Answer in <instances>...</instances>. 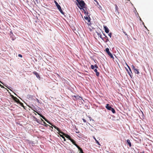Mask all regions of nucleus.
I'll return each instance as SVG.
<instances>
[{"label": "nucleus", "instance_id": "obj_1", "mask_svg": "<svg viewBox=\"0 0 153 153\" xmlns=\"http://www.w3.org/2000/svg\"><path fill=\"white\" fill-rule=\"evenodd\" d=\"M78 5L76 3V5L79 8L80 10H82L83 11H84V8H85V2L83 0H81L80 1H79L78 3Z\"/></svg>", "mask_w": 153, "mask_h": 153}, {"label": "nucleus", "instance_id": "obj_2", "mask_svg": "<svg viewBox=\"0 0 153 153\" xmlns=\"http://www.w3.org/2000/svg\"><path fill=\"white\" fill-rule=\"evenodd\" d=\"M54 3L57 8H58L59 11L61 13L62 15H64L65 17H66L63 11L62 10L61 7L60 5L55 1H54Z\"/></svg>", "mask_w": 153, "mask_h": 153}, {"label": "nucleus", "instance_id": "obj_3", "mask_svg": "<svg viewBox=\"0 0 153 153\" xmlns=\"http://www.w3.org/2000/svg\"><path fill=\"white\" fill-rule=\"evenodd\" d=\"M66 137L68 138L71 141V142L76 147V146H77V147H78L79 146L76 143V142L73 139H71V137L69 135H67V136Z\"/></svg>", "mask_w": 153, "mask_h": 153}, {"label": "nucleus", "instance_id": "obj_4", "mask_svg": "<svg viewBox=\"0 0 153 153\" xmlns=\"http://www.w3.org/2000/svg\"><path fill=\"white\" fill-rule=\"evenodd\" d=\"M105 51L110 56V57L111 58L114 59V56L112 54V53L110 52L109 51V49L107 48L105 49Z\"/></svg>", "mask_w": 153, "mask_h": 153}, {"label": "nucleus", "instance_id": "obj_5", "mask_svg": "<svg viewBox=\"0 0 153 153\" xmlns=\"http://www.w3.org/2000/svg\"><path fill=\"white\" fill-rule=\"evenodd\" d=\"M41 117L44 119L49 124L51 125V123L49 121H48L45 117L41 114L37 113Z\"/></svg>", "mask_w": 153, "mask_h": 153}, {"label": "nucleus", "instance_id": "obj_6", "mask_svg": "<svg viewBox=\"0 0 153 153\" xmlns=\"http://www.w3.org/2000/svg\"><path fill=\"white\" fill-rule=\"evenodd\" d=\"M104 30L105 32L107 33H108L109 32V30L107 27L106 26H103Z\"/></svg>", "mask_w": 153, "mask_h": 153}, {"label": "nucleus", "instance_id": "obj_7", "mask_svg": "<svg viewBox=\"0 0 153 153\" xmlns=\"http://www.w3.org/2000/svg\"><path fill=\"white\" fill-rule=\"evenodd\" d=\"M105 108L108 110H111V108H112L108 104H106V106H105Z\"/></svg>", "mask_w": 153, "mask_h": 153}, {"label": "nucleus", "instance_id": "obj_8", "mask_svg": "<svg viewBox=\"0 0 153 153\" xmlns=\"http://www.w3.org/2000/svg\"><path fill=\"white\" fill-rule=\"evenodd\" d=\"M33 73L35 75L36 77L38 78L39 79L40 78V77L39 76V75L37 73V72L36 71H34L33 72Z\"/></svg>", "mask_w": 153, "mask_h": 153}, {"label": "nucleus", "instance_id": "obj_9", "mask_svg": "<svg viewBox=\"0 0 153 153\" xmlns=\"http://www.w3.org/2000/svg\"><path fill=\"white\" fill-rule=\"evenodd\" d=\"M126 69V71L128 72V73L129 74V75L131 77V78H132V73L131 71H129L128 69L127 68Z\"/></svg>", "mask_w": 153, "mask_h": 153}, {"label": "nucleus", "instance_id": "obj_10", "mask_svg": "<svg viewBox=\"0 0 153 153\" xmlns=\"http://www.w3.org/2000/svg\"><path fill=\"white\" fill-rule=\"evenodd\" d=\"M73 97H74L76 99L78 100H82V97L79 96L78 95H74L73 96Z\"/></svg>", "mask_w": 153, "mask_h": 153}, {"label": "nucleus", "instance_id": "obj_11", "mask_svg": "<svg viewBox=\"0 0 153 153\" xmlns=\"http://www.w3.org/2000/svg\"><path fill=\"white\" fill-rule=\"evenodd\" d=\"M34 118L35 120V121H36L37 123H39V124H42V123H41V120H39L35 117H34Z\"/></svg>", "mask_w": 153, "mask_h": 153}, {"label": "nucleus", "instance_id": "obj_12", "mask_svg": "<svg viewBox=\"0 0 153 153\" xmlns=\"http://www.w3.org/2000/svg\"><path fill=\"white\" fill-rule=\"evenodd\" d=\"M84 18L85 19L87 20L88 21V22H90V17H88V16H84Z\"/></svg>", "mask_w": 153, "mask_h": 153}, {"label": "nucleus", "instance_id": "obj_13", "mask_svg": "<svg viewBox=\"0 0 153 153\" xmlns=\"http://www.w3.org/2000/svg\"><path fill=\"white\" fill-rule=\"evenodd\" d=\"M127 143L129 147H131V143L129 140L128 139L126 140Z\"/></svg>", "mask_w": 153, "mask_h": 153}, {"label": "nucleus", "instance_id": "obj_14", "mask_svg": "<svg viewBox=\"0 0 153 153\" xmlns=\"http://www.w3.org/2000/svg\"><path fill=\"white\" fill-rule=\"evenodd\" d=\"M96 33L98 35V36H99L101 39L103 41H104V38H103L102 37V35L100 34V33H99L98 32H96Z\"/></svg>", "mask_w": 153, "mask_h": 153}, {"label": "nucleus", "instance_id": "obj_15", "mask_svg": "<svg viewBox=\"0 0 153 153\" xmlns=\"http://www.w3.org/2000/svg\"><path fill=\"white\" fill-rule=\"evenodd\" d=\"M94 71L96 73V75L97 76H98L99 75L100 73L99 72L97 71V69L96 68L94 69Z\"/></svg>", "mask_w": 153, "mask_h": 153}, {"label": "nucleus", "instance_id": "obj_16", "mask_svg": "<svg viewBox=\"0 0 153 153\" xmlns=\"http://www.w3.org/2000/svg\"><path fill=\"white\" fill-rule=\"evenodd\" d=\"M76 147L80 151V152L79 153H84L82 149L80 148L79 146L78 147L76 146Z\"/></svg>", "mask_w": 153, "mask_h": 153}, {"label": "nucleus", "instance_id": "obj_17", "mask_svg": "<svg viewBox=\"0 0 153 153\" xmlns=\"http://www.w3.org/2000/svg\"><path fill=\"white\" fill-rule=\"evenodd\" d=\"M93 138H94V139L95 140V141H96V143H97L98 145L101 146V145L100 144V143H99V142H98V140H96V138H95V137L94 136H93Z\"/></svg>", "mask_w": 153, "mask_h": 153}, {"label": "nucleus", "instance_id": "obj_18", "mask_svg": "<svg viewBox=\"0 0 153 153\" xmlns=\"http://www.w3.org/2000/svg\"><path fill=\"white\" fill-rule=\"evenodd\" d=\"M41 123H42V124H41V125H44V124H46V123H45V122L42 118H41Z\"/></svg>", "mask_w": 153, "mask_h": 153}, {"label": "nucleus", "instance_id": "obj_19", "mask_svg": "<svg viewBox=\"0 0 153 153\" xmlns=\"http://www.w3.org/2000/svg\"><path fill=\"white\" fill-rule=\"evenodd\" d=\"M134 71L135 73H137V74H138L140 73L139 70L137 69L136 68Z\"/></svg>", "mask_w": 153, "mask_h": 153}, {"label": "nucleus", "instance_id": "obj_20", "mask_svg": "<svg viewBox=\"0 0 153 153\" xmlns=\"http://www.w3.org/2000/svg\"><path fill=\"white\" fill-rule=\"evenodd\" d=\"M105 36V37L104 38H104V39H106V41H105V42H107L108 41V38L106 36Z\"/></svg>", "mask_w": 153, "mask_h": 153}, {"label": "nucleus", "instance_id": "obj_21", "mask_svg": "<svg viewBox=\"0 0 153 153\" xmlns=\"http://www.w3.org/2000/svg\"><path fill=\"white\" fill-rule=\"evenodd\" d=\"M14 100L17 102H19V100L16 97H14Z\"/></svg>", "mask_w": 153, "mask_h": 153}, {"label": "nucleus", "instance_id": "obj_22", "mask_svg": "<svg viewBox=\"0 0 153 153\" xmlns=\"http://www.w3.org/2000/svg\"><path fill=\"white\" fill-rule=\"evenodd\" d=\"M111 111L113 114H114L115 113V110L114 108H111Z\"/></svg>", "mask_w": 153, "mask_h": 153}, {"label": "nucleus", "instance_id": "obj_23", "mask_svg": "<svg viewBox=\"0 0 153 153\" xmlns=\"http://www.w3.org/2000/svg\"><path fill=\"white\" fill-rule=\"evenodd\" d=\"M131 67L132 69L134 70L136 68H135L134 66L133 65H132L131 66Z\"/></svg>", "mask_w": 153, "mask_h": 153}, {"label": "nucleus", "instance_id": "obj_24", "mask_svg": "<svg viewBox=\"0 0 153 153\" xmlns=\"http://www.w3.org/2000/svg\"><path fill=\"white\" fill-rule=\"evenodd\" d=\"M91 68L92 69H94L95 68L94 65H91Z\"/></svg>", "mask_w": 153, "mask_h": 153}, {"label": "nucleus", "instance_id": "obj_25", "mask_svg": "<svg viewBox=\"0 0 153 153\" xmlns=\"http://www.w3.org/2000/svg\"><path fill=\"white\" fill-rule=\"evenodd\" d=\"M126 65H127V66L128 68L129 69V70L130 71H131V69L130 67L128 65H127V64H126Z\"/></svg>", "mask_w": 153, "mask_h": 153}, {"label": "nucleus", "instance_id": "obj_26", "mask_svg": "<svg viewBox=\"0 0 153 153\" xmlns=\"http://www.w3.org/2000/svg\"><path fill=\"white\" fill-rule=\"evenodd\" d=\"M108 35L111 38V33H108Z\"/></svg>", "mask_w": 153, "mask_h": 153}, {"label": "nucleus", "instance_id": "obj_27", "mask_svg": "<svg viewBox=\"0 0 153 153\" xmlns=\"http://www.w3.org/2000/svg\"><path fill=\"white\" fill-rule=\"evenodd\" d=\"M94 66V68H95L96 69L98 68V67L97 64H95Z\"/></svg>", "mask_w": 153, "mask_h": 153}, {"label": "nucleus", "instance_id": "obj_28", "mask_svg": "<svg viewBox=\"0 0 153 153\" xmlns=\"http://www.w3.org/2000/svg\"><path fill=\"white\" fill-rule=\"evenodd\" d=\"M52 126H53V127H54V128H55V129H56V128H57V127L56 126L54 125H52V124H51V125Z\"/></svg>", "mask_w": 153, "mask_h": 153}, {"label": "nucleus", "instance_id": "obj_29", "mask_svg": "<svg viewBox=\"0 0 153 153\" xmlns=\"http://www.w3.org/2000/svg\"><path fill=\"white\" fill-rule=\"evenodd\" d=\"M56 130H57L59 132H60V129H59V128L57 127V128H56Z\"/></svg>", "mask_w": 153, "mask_h": 153}, {"label": "nucleus", "instance_id": "obj_30", "mask_svg": "<svg viewBox=\"0 0 153 153\" xmlns=\"http://www.w3.org/2000/svg\"><path fill=\"white\" fill-rule=\"evenodd\" d=\"M89 13H88V12H87V13H86V14H85V16H87L88 17H89V15H88Z\"/></svg>", "mask_w": 153, "mask_h": 153}, {"label": "nucleus", "instance_id": "obj_31", "mask_svg": "<svg viewBox=\"0 0 153 153\" xmlns=\"http://www.w3.org/2000/svg\"><path fill=\"white\" fill-rule=\"evenodd\" d=\"M10 37L12 38V39L13 40H14V37L13 36V35H11V36H10Z\"/></svg>", "mask_w": 153, "mask_h": 153}, {"label": "nucleus", "instance_id": "obj_32", "mask_svg": "<svg viewBox=\"0 0 153 153\" xmlns=\"http://www.w3.org/2000/svg\"><path fill=\"white\" fill-rule=\"evenodd\" d=\"M13 35V33L12 31L10 32V36H11V35Z\"/></svg>", "mask_w": 153, "mask_h": 153}, {"label": "nucleus", "instance_id": "obj_33", "mask_svg": "<svg viewBox=\"0 0 153 153\" xmlns=\"http://www.w3.org/2000/svg\"><path fill=\"white\" fill-rule=\"evenodd\" d=\"M18 56L20 57H22V55L21 54H19Z\"/></svg>", "mask_w": 153, "mask_h": 153}, {"label": "nucleus", "instance_id": "obj_34", "mask_svg": "<svg viewBox=\"0 0 153 153\" xmlns=\"http://www.w3.org/2000/svg\"><path fill=\"white\" fill-rule=\"evenodd\" d=\"M89 119H90V121H91V120H92V121H94V120H93V119H92V118H91V117H89Z\"/></svg>", "mask_w": 153, "mask_h": 153}, {"label": "nucleus", "instance_id": "obj_35", "mask_svg": "<svg viewBox=\"0 0 153 153\" xmlns=\"http://www.w3.org/2000/svg\"><path fill=\"white\" fill-rule=\"evenodd\" d=\"M82 120L84 123L86 122V120L85 119H82Z\"/></svg>", "mask_w": 153, "mask_h": 153}, {"label": "nucleus", "instance_id": "obj_36", "mask_svg": "<svg viewBox=\"0 0 153 153\" xmlns=\"http://www.w3.org/2000/svg\"><path fill=\"white\" fill-rule=\"evenodd\" d=\"M123 33L125 34V35H126V36H127V33L125 31H123Z\"/></svg>", "mask_w": 153, "mask_h": 153}, {"label": "nucleus", "instance_id": "obj_37", "mask_svg": "<svg viewBox=\"0 0 153 153\" xmlns=\"http://www.w3.org/2000/svg\"><path fill=\"white\" fill-rule=\"evenodd\" d=\"M118 8V7L117 5H115V9L116 10H117V8Z\"/></svg>", "mask_w": 153, "mask_h": 153}, {"label": "nucleus", "instance_id": "obj_38", "mask_svg": "<svg viewBox=\"0 0 153 153\" xmlns=\"http://www.w3.org/2000/svg\"><path fill=\"white\" fill-rule=\"evenodd\" d=\"M94 1L96 2L98 5H99V3L97 0H94Z\"/></svg>", "mask_w": 153, "mask_h": 153}, {"label": "nucleus", "instance_id": "obj_39", "mask_svg": "<svg viewBox=\"0 0 153 153\" xmlns=\"http://www.w3.org/2000/svg\"><path fill=\"white\" fill-rule=\"evenodd\" d=\"M84 11V13L85 14H86V13H87V12H86V11H85V10H84V11Z\"/></svg>", "mask_w": 153, "mask_h": 153}, {"label": "nucleus", "instance_id": "obj_40", "mask_svg": "<svg viewBox=\"0 0 153 153\" xmlns=\"http://www.w3.org/2000/svg\"><path fill=\"white\" fill-rule=\"evenodd\" d=\"M90 125V123L88 122V123H87V125Z\"/></svg>", "mask_w": 153, "mask_h": 153}, {"label": "nucleus", "instance_id": "obj_41", "mask_svg": "<svg viewBox=\"0 0 153 153\" xmlns=\"http://www.w3.org/2000/svg\"><path fill=\"white\" fill-rule=\"evenodd\" d=\"M77 2L78 3L79 1H80L81 0H76Z\"/></svg>", "mask_w": 153, "mask_h": 153}, {"label": "nucleus", "instance_id": "obj_42", "mask_svg": "<svg viewBox=\"0 0 153 153\" xmlns=\"http://www.w3.org/2000/svg\"><path fill=\"white\" fill-rule=\"evenodd\" d=\"M45 126H47V125H47L46 124H44V125Z\"/></svg>", "mask_w": 153, "mask_h": 153}, {"label": "nucleus", "instance_id": "obj_43", "mask_svg": "<svg viewBox=\"0 0 153 153\" xmlns=\"http://www.w3.org/2000/svg\"><path fill=\"white\" fill-rule=\"evenodd\" d=\"M37 101L38 102H39V100H38V99H37Z\"/></svg>", "mask_w": 153, "mask_h": 153}, {"label": "nucleus", "instance_id": "obj_44", "mask_svg": "<svg viewBox=\"0 0 153 153\" xmlns=\"http://www.w3.org/2000/svg\"><path fill=\"white\" fill-rule=\"evenodd\" d=\"M103 35L104 36H106L105 34V33H103Z\"/></svg>", "mask_w": 153, "mask_h": 153}, {"label": "nucleus", "instance_id": "obj_45", "mask_svg": "<svg viewBox=\"0 0 153 153\" xmlns=\"http://www.w3.org/2000/svg\"><path fill=\"white\" fill-rule=\"evenodd\" d=\"M133 39H134V40H136V39H135V38H133Z\"/></svg>", "mask_w": 153, "mask_h": 153}, {"label": "nucleus", "instance_id": "obj_46", "mask_svg": "<svg viewBox=\"0 0 153 153\" xmlns=\"http://www.w3.org/2000/svg\"><path fill=\"white\" fill-rule=\"evenodd\" d=\"M104 42L105 41H106V39H104Z\"/></svg>", "mask_w": 153, "mask_h": 153}, {"label": "nucleus", "instance_id": "obj_47", "mask_svg": "<svg viewBox=\"0 0 153 153\" xmlns=\"http://www.w3.org/2000/svg\"><path fill=\"white\" fill-rule=\"evenodd\" d=\"M0 86H1V87H3V86L1 85L0 84Z\"/></svg>", "mask_w": 153, "mask_h": 153}, {"label": "nucleus", "instance_id": "obj_48", "mask_svg": "<svg viewBox=\"0 0 153 153\" xmlns=\"http://www.w3.org/2000/svg\"><path fill=\"white\" fill-rule=\"evenodd\" d=\"M144 27L145 28H146V29H147V27L145 26V25H144Z\"/></svg>", "mask_w": 153, "mask_h": 153}, {"label": "nucleus", "instance_id": "obj_49", "mask_svg": "<svg viewBox=\"0 0 153 153\" xmlns=\"http://www.w3.org/2000/svg\"><path fill=\"white\" fill-rule=\"evenodd\" d=\"M76 133H79V131H76Z\"/></svg>", "mask_w": 153, "mask_h": 153}, {"label": "nucleus", "instance_id": "obj_50", "mask_svg": "<svg viewBox=\"0 0 153 153\" xmlns=\"http://www.w3.org/2000/svg\"><path fill=\"white\" fill-rule=\"evenodd\" d=\"M0 82H1V84H3V85H4V84H3V83H2L1 82V81H0Z\"/></svg>", "mask_w": 153, "mask_h": 153}, {"label": "nucleus", "instance_id": "obj_51", "mask_svg": "<svg viewBox=\"0 0 153 153\" xmlns=\"http://www.w3.org/2000/svg\"><path fill=\"white\" fill-rule=\"evenodd\" d=\"M64 140L65 141L66 140L65 139V138H64Z\"/></svg>", "mask_w": 153, "mask_h": 153}, {"label": "nucleus", "instance_id": "obj_52", "mask_svg": "<svg viewBox=\"0 0 153 153\" xmlns=\"http://www.w3.org/2000/svg\"><path fill=\"white\" fill-rule=\"evenodd\" d=\"M142 24H143L144 25V23H143V22Z\"/></svg>", "mask_w": 153, "mask_h": 153}, {"label": "nucleus", "instance_id": "obj_53", "mask_svg": "<svg viewBox=\"0 0 153 153\" xmlns=\"http://www.w3.org/2000/svg\"><path fill=\"white\" fill-rule=\"evenodd\" d=\"M140 20L141 21V19L140 18Z\"/></svg>", "mask_w": 153, "mask_h": 153}, {"label": "nucleus", "instance_id": "obj_54", "mask_svg": "<svg viewBox=\"0 0 153 153\" xmlns=\"http://www.w3.org/2000/svg\"><path fill=\"white\" fill-rule=\"evenodd\" d=\"M71 153H75L74 152H72Z\"/></svg>", "mask_w": 153, "mask_h": 153}, {"label": "nucleus", "instance_id": "obj_55", "mask_svg": "<svg viewBox=\"0 0 153 153\" xmlns=\"http://www.w3.org/2000/svg\"><path fill=\"white\" fill-rule=\"evenodd\" d=\"M100 6L99 5V8H100Z\"/></svg>", "mask_w": 153, "mask_h": 153}, {"label": "nucleus", "instance_id": "obj_56", "mask_svg": "<svg viewBox=\"0 0 153 153\" xmlns=\"http://www.w3.org/2000/svg\"><path fill=\"white\" fill-rule=\"evenodd\" d=\"M100 6L99 5V8H100Z\"/></svg>", "mask_w": 153, "mask_h": 153}, {"label": "nucleus", "instance_id": "obj_57", "mask_svg": "<svg viewBox=\"0 0 153 153\" xmlns=\"http://www.w3.org/2000/svg\"><path fill=\"white\" fill-rule=\"evenodd\" d=\"M60 133H61L62 134V132H60Z\"/></svg>", "mask_w": 153, "mask_h": 153}, {"label": "nucleus", "instance_id": "obj_58", "mask_svg": "<svg viewBox=\"0 0 153 153\" xmlns=\"http://www.w3.org/2000/svg\"><path fill=\"white\" fill-rule=\"evenodd\" d=\"M144 153V152H141V153Z\"/></svg>", "mask_w": 153, "mask_h": 153}, {"label": "nucleus", "instance_id": "obj_59", "mask_svg": "<svg viewBox=\"0 0 153 153\" xmlns=\"http://www.w3.org/2000/svg\"><path fill=\"white\" fill-rule=\"evenodd\" d=\"M127 0L128 1H130L129 0Z\"/></svg>", "mask_w": 153, "mask_h": 153}]
</instances>
